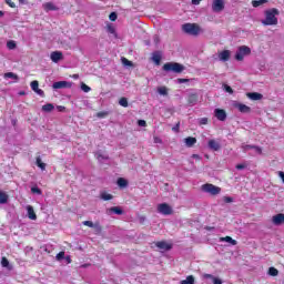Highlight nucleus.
I'll use <instances>...</instances> for the list:
<instances>
[{"label": "nucleus", "mask_w": 284, "mask_h": 284, "mask_svg": "<svg viewBox=\"0 0 284 284\" xmlns=\"http://www.w3.org/2000/svg\"><path fill=\"white\" fill-rule=\"evenodd\" d=\"M278 9L273 8L265 11V19L262 21L263 26H278Z\"/></svg>", "instance_id": "obj_1"}, {"label": "nucleus", "mask_w": 284, "mask_h": 284, "mask_svg": "<svg viewBox=\"0 0 284 284\" xmlns=\"http://www.w3.org/2000/svg\"><path fill=\"white\" fill-rule=\"evenodd\" d=\"M162 70H164V72H175V74H181V72L185 70V67L179 62H166L163 64Z\"/></svg>", "instance_id": "obj_2"}, {"label": "nucleus", "mask_w": 284, "mask_h": 284, "mask_svg": "<svg viewBox=\"0 0 284 284\" xmlns=\"http://www.w3.org/2000/svg\"><path fill=\"white\" fill-rule=\"evenodd\" d=\"M182 30L185 32V34H192L193 37L199 36L201 32V28L196 23H184L182 26Z\"/></svg>", "instance_id": "obj_3"}, {"label": "nucleus", "mask_w": 284, "mask_h": 284, "mask_svg": "<svg viewBox=\"0 0 284 284\" xmlns=\"http://www.w3.org/2000/svg\"><path fill=\"white\" fill-rule=\"evenodd\" d=\"M250 54H252V49L247 45H241L235 53V59L236 61H243L245 57H250Z\"/></svg>", "instance_id": "obj_4"}, {"label": "nucleus", "mask_w": 284, "mask_h": 284, "mask_svg": "<svg viewBox=\"0 0 284 284\" xmlns=\"http://www.w3.org/2000/svg\"><path fill=\"white\" fill-rule=\"evenodd\" d=\"M202 192H206V194L216 196L217 194H221V187H219L212 183H206V184L202 185Z\"/></svg>", "instance_id": "obj_5"}, {"label": "nucleus", "mask_w": 284, "mask_h": 284, "mask_svg": "<svg viewBox=\"0 0 284 284\" xmlns=\"http://www.w3.org/2000/svg\"><path fill=\"white\" fill-rule=\"evenodd\" d=\"M158 212L159 214H163L164 216H170V214H173L174 211L172 210V206L168 203H161L158 205Z\"/></svg>", "instance_id": "obj_6"}, {"label": "nucleus", "mask_w": 284, "mask_h": 284, "mask_svg": "<svg viewBox=\"0 0 284 284\" xmlns=\"http://www.w3.org/2000/svg\"><path fill=\"white\" fill-rule=\"evenodd\" d=\"M212 10L213 12H223L225 10V2L223 0H213Z\"/></svg>", "instance_id": "obj_7"}, {"label": "nucleus", "mask_w": 284, "mask_h": 284, "mask_svg": "<svg viewBox=\"0 0 284 284\" xmlns=\"http://www.w3.org/2000/svg\"><path fill=\"white\" fill-rule=\"evenodd\" d=\"M53 90H63L64 88H72V82L58 81L52 84Z\"/></svg>", "instance_id": "obj_8"}, {"label": "nucleus", "mask_w": 284, "mask_h": 284, "mask_svg": "<svg viewBox=\"0 0 284 284\" xmlns=\"http://www.w3.org/2000/svg\"><path fill=\"white\" fill-rule=\"evenodd\" d=\"M31 90H33V92H36V94H39V97H45V92L41 89H39V81L33 80L31 83Z\"/></svg>", "instance_id": "obj_9"}, {"label": "nucleus", "mask_w": 284, "mask_h": 284, "mask_svg": "<svg viewBox=\"0 0 284 284\" xmlns=\"http://www.w3.org/2000/svg\"><path fill=\"white\" fill-rule=\"evenodd\" d=\"M214 114L217 121H225L227 119V113L223 109H215Z\"/></svg>", "instance_id": "obj_10"}, {"label": "nucleus", "mask_w": 284, "mask_h": 284, "mask_svg": "<svg viewBox=\"0 0 284 284\" xmlns=\"http://www.w3.org/2000/svg\"><path fill=\"white\" fill-rule=\"evenodd\" d=\"M273 225H283L284 224V214L280 213L272 217Z\"/></svg>", "instance_id": "obj_11"}, {"label": "nucleus", "mask_w": 284, "mask_h": 284, "mask_svg": "<svg viewBox=\"0 0 284 284\" xmlns=\"http://www.w3.org/2000/svg\"><path fill=\"white\" fill-rule=\"evenodd\" d=\"M235 108H237L239 112H242V114H250V112H252V108L243 103H236Z\"/></svg>", "instance_id": "obj_12"}, {"label": "nucleus", "mask_w": 284, "mask_h": 284, "mask_svg": "<svg viewBox=\"0 0 284 284\" xmlns=\"http://www.w3.org/2000/svg\"><path fill=\"white\" fill-rule=\"evenodd\" d=\"M155 246L159 247V250H164V252H169V250L172 248V244H168L165 241L156 242Z\"/></svg>", "instance_id": "obj_13"}, {"label": "nucleus", "mask_w": 284, "mask_h": 284, "mask_svg": "<svg viewBox=\"0 0 284 284\" xmlns=\"http://www.w3.org/2000/svg\"><path fill=\"white\" fill-rule=\"evenodd\" d=\"M61 59H63V52L61 51L51 52V61H53V63H59Z\"/></svg>", "instance_id": "obj_14"}, {"label": "nucleus", "mask_w": 284, "mask_h": 284, "mask_svg": "<svg viewBox=\"0 0 284 284\" xmlns=\"http://www.w3.org/2000/svg\"><path fill=\"white\" fill-rule=\"evenodd\" d=\"M207 145L210 150H213V152H219V150H221V143L216 140H210Z\"/></svg>", "instance_id": "obj_15"}, {"label": "nucleus", "mask_w": 284, "mask_h": 284, "mask_svg": "<svg viewBox=\"0 0 284 284\" xmlns=\"http://www.w3.org/2000/svg\"><path fill=\"white\" fill-rule=\"evenodd\" d=\"M247 99H251V101H261L263 99V94L258 92H248L246 93Z\"/></svg>", "instance_id": "obj_16"}, {"label": "nucleus", "mask_w": 284, "mask_h": 284, "mask_svg": "<svg viewBox=\"0 0 284 284\" xmlns=\"http://www.w3.org/2000/svg\"><path fill=\"white\" fill-rule=\"evenodd\" d=\"M187 103H189V105H196V103H199V94L197 93L189 94Z\"/></svg>", "instance_id": "obj_17"}, {"label": "nucleus", "mask_w": 284, "mask_h": 284, "mask_svg": "<svg viewBox=\"0 0 284 284\" xmlns=\"http://www.w3.org/2000/svg\"><path fill=\"white\" fill-rule=\"evenodd\" d=\"M82 224L85 225L87 227H94V230L101 232V224H99V222L94 223L92 221H83Z\"/></svg>", "instance_id": "obj_18"}, {"label": "nucleus", "mask_w": 284, "mask_h": 284, "mask_svg": "<svg viewBox=\"0 0 284 284\" xmlns=\"http://www.w3.org/2000/svg\"><path fill=\"white\" fill-rule=\"evenodd\" d=\"M27 212L28 219H30V221H37V213L34 212V207H32V205L27 206Z\"/></svg>", "instance_id": "obj_19"}, {"label": "nucleus", "mask_w": 284, "mask_h": 284, "mask_svg": "<svg viewBox=\"0 0 284 284\" xmlns=\"http://www.w3.org/2000/svg\"><path fill=\"white\" fill-rule=\"evenodd\" d=\"M112 213L121 216V214H123V210L120 206H112L106 210V214H112Z\"/></svg>", "instance_id": "obj_20"}, {"label": "nucleus", "mask_w": 284, "mask_h": 284, "mask_svg": "<svg viewBox=\"0 0 284 284\" xmlns=\"http://www.w3.org/2000/svg\"><path fill=\"white\" fill-rule=\"evenodd\" d=\"M184 143L186 148H194V145H196V138L189 136L184 139Z\"/></svg>", "instance_id": "obj_21"}, {"label": "nucleus", "mask_w": 284, "mask_h": 284, "mask_svg": "<svg viewBox=\"0 0 284 284\" xmlns=\"http://www.w3.org/2000/svg\"><path fill=\"white\" fill-rule=\"evenodd\" d=\"M220 61H230V50H224L219 53Z\"/></svg>", "instance_id": "obj_22"}, {"label": "nucleus", "mask_w": 284, "mask_h": 284, "mask_svg": "<svg viewBox=\"0 0 284 284\" xmlns=\"http://www.w3.org/2000/svg\"><path fill=\"white\" fill-rule=\"evenodd\" d=\"M43 8H44L45 12L59 10V8L57 6H54V3H52V2L44 3Z\"/></svg>", "instance_id": "obj_23"}, {"label": "nucleus", "mask_w": 284, "mask_h": 284, "mask_svg": "<svg viewBox=\"0 0 284 284\" xmlns=\"http://www.w3.org/2000/svg\"><path fill=\"white\" fill-rule=\"evenodd\" d=\"M100 199H102V201H112L114 199V195H112L108 192H101Z\"/></svg>", "instance_id": "obj_24"}, {"label": "nucleus", "mask_w": 284, "mask_h": 284, "mask_svg": "<svg viewBox=\"0 0 284 284\" xmlns=\"http://www.w3.org/2000/svg\"><path fill=\"white\" fill-rule=\"evenodd\" d=\"M220 241L225 242V243H231V245L237 244L236 240L232 239V236L221 237Z\"/></svg>", "instance_id": "obj_25"}, {"label": "nucleus", "mask_w": 284, "mask_h": 284, "mask_svg": "<svg viewBox=\"0 0 284 284\" xmlns=\"http://www.w3.org/2000/svg\"><path fill=\"white\" fill-rule=\"evenodd\" d=\"M4 203H8V195L6 192L0 191V205H4Z\"/></svg>", "instance_id": "obj_26"}, {"label": "nucleus", "mask_w": 284, "mask_h": 284, "mask_svg": "<svg viewBox=\"0 0 284 284\" xmlns=\"http://www.w3.org/2000/svg\"><path fill=\"white\" fill-rule=\"evenodd\" d=\"M4 79H14V81H19V75H17V73L13 72H7L4 73Z\"/></svg>", "instance_id": "obj_27"}, {"label": "nucleus", "mask_w": 284, "mask_h": 284, "mask_svg": "<svg viewBox=\"0 0 284 284\" xmlns=\"http://www.w3.org/2000/svg\"><path fill=\"white\" fill-rule=\"evenodd\" d=\"M116 183L119 187H128V180H125L124 178H119Z\"/></svg>", "instance_id": "obj_28"}, {"label": "nucleus", "mask_w": 284, "mask_h": 284, "mask_svg": "<svg viewBox=\"0 0 284 284\" xmlns=\"http://www.w3.org/2000/svg\"><path fill=\"white\" fill-rule=\"evenodd\" d=\"M42 110H43V112H52V110H54V104L47 103V104L42 105Z\"/></svg>", "instance_id": "obj_29"}, {"label": "nucleus", "mask_w": 284, "mask_h": 284, "mask_svg": "<svg viewBox=\"0 0 284 284\" xmlns=\"http://www.w3.org/2000/svg\"><path fill=\"white\" fill-rule=\"evenodd\" d=\"M36 165H38V168H40V170H45V163H43L42 161H41V156H38L37 159H36Z\"/></svg>", "instance_id": "obj_30"}, {"label": "nucleus", "mask_w": 284, "mask_h": 284, "mask_svg": "<svg viewBox=\"0 0 284 284\" xmlns=\"http://www.w3.org/2000/svg\"><path fill=\"white\" fill-rule=\"evenodd\" d=\"M181 284H194V276L189 275L185 280L181 281Z\"/></svg>", "instance_id": "obj_31"}, {"label": "nucleus", "mask_w": 284, "mask_h": 284, "mask_svg": "<svg viewBox=\"0 0 284 284\" xmlns=\"http://www.w3.org/2000/svg\"><path fill=\"white\" fill-rule=\"evenodd\" d=\"M263 3H267V0H253L252 1L253 8H258V6H263Z\"/></svg>", "instance_id": "obj_32"}, {"label": "nucleus", "mask_w": 284, "mask_h": 284, "mask_svg": "<svg viewBox=\"0 0 284 284\" xmlns=\"http://www.w3.org/2000/svg\"><path fill=\"white\" fill-rule=\"evenodd\" d=\"M152 61L155 62V65H161V55L158 53H154L152 57Z\"/></svg>", "instance_id": "obj_33"}, {"label": "nucleus", "mask_w": 284, "mask_h": 284, "mask_svg": "<svg viewBox=\"0 0 284 284\" xmlns=\"http://www.w3.org/2000/svg\"><path fill=\"white\" fill-rule=\"evenodd\" d=\"M158 92H159V94H161L162 97H168V88H165V87H160V88L158 89Z\"/></svg>", "instance_id": "obj_34"}, {"label": "nucleus", "mask_w": 284, "mask_h": 284, "mask_svg": "<svg viewBox=\"0 0 284 284\" xmlns=\"http://www.w3.org/2000/svg\"><path fill=\"white\" fill-rule=\"evenodd\" d=\"M110 112L108 111H100L97 113L98 119H105L106 116H109Z\"/></svg>", "instance_id": "obj_35"}, {"label": "nucleus", "mask_w": 284, "mask_h": 284, "mask_svg": "<svg viewBox=\"0 0 284 284\" xmlns=\"http://www.w3.org/2000/svg\"><path fill=\"white\" fill-rule=\"evenodd\" d=\"M278 274V271L276 270V267L271 266L268 268V276H276Z\"/></svg>", "instance_id": "obj_36"}, {"label": "nucleus", "mask_w": 284, "mask_h": 284, "mask_svg": "<svg viewBox=\"0 0 284 284\" xmlns=\"http://www.w3.org/2000/svg\"><path fill=\"white\" fill-rule=\"evenodd\" d=\"M119 104H120L122 108H128V105H129V103H128V98H120Z\"/></svg>", "instance_id": "obj_37"}, {"label": "nucleus", "mask_w": 284, "mask_h": 284, "mask_svg": "<svg viewBox=\"0 0 284 284\" xmlns=\"http://www.w3.org/2000/svg\"><path fill=\"white\" fill-rule=\"evenodd\" d=\"M1 265L2 267H10V261H8V257L1 258Z\"/></svg>", "instance_id": "obj_38"}, {"label": "nucleus", "mask_w": 284, "mask_h": 284, "mask_svg": "<svg viewBox=\"0 0 284 284\" xmlns=\"http://www.w3.org/2000/svg\"><path fill=\"white\" fill-rule=\"evenodd\" d=\"M57 261H63L65 258V252L61 251L55 256Z\"/></svg>", "instance_id": "obj_39"}, {"label": "nucleus", "mask_w": 284, "mask_h": 284, "mask_svg": "<svg viewBox=\"0 0 284 284\" xmlns=\"http://www.w3.org/2000/svg\"><path fill=\"white\" fill-rule=\"evenodd\" d=\"M256 145H252V144H243L242 145V150H244V152H247V150H254Z\"/></svg>", "instance_id": "obj_40"}, {"label": "nucleus", "mask_w": 284, "mask_h": 284, "mask_svg": "<svg viewBox=\"0 0 284 284\" xmlns=\"http://www.w3.org/2000/svg\"><path fill=\"white\" fill-rule=\"evenodd\" d=\"M81 90L83 91V92H90L91 90H92V88H90L88 84H85V83H81Z\"/></svg>", "instance_id": "obj_41"}, {"label": "nucleus", "mask_w": 284, "mask_h": 284, "mask_svg": "<svg viewBox=\"0 0 284 284\" xmlns=\"http://www.w3.org/2000/svg\"><path fill=\"white\" fill-rule=\"evenodd\" d=\"M31 192H32V194H39V195L42 194L41 189H39L38 186H32Z\"/></svg>", "instance_id": "obj_42"}, {"label": "nucleus", "mask_w": 284, "mask_h": 284, "mask_svg": "<svg viewBox=\"0 0 284 284\" xmlns=\"http://www.w3.org/2000/svg\"><path fill=\"white\" fill-rule=\"evenodd\" d=\"M7 48H9V50H14V48H17V43H14V41H9L7 43Z\"/></svg>", "instance_id": "obj_43"}, {"label": "nucleus", "mask_w": 284, "mask_h": 284, "mask_svg": "<svg viewBox=\"0 0 284 284\" xmlns=\"http://www.w3.org/2000/svg\"><path fill=\"white\" fill-rule=\"evenodd\" d=\"M209 121L210 120L207 118H202V119H200L199 124L200 125H207Z\"/></svg>", "instance_id": "obj_44"}, {"label": "nucleus", "mask_w": 284, "mask_h": 284, "mask_svg": "<svg viewBox=\"0 0 284 284\" xmlns=\"http://www.w3.org/2000/svg\"><path fill=\"white\" fill-rule=\"evenodd\" d=\"M118 17L119 16L116 14V12H111L109 16V19H110V21H116Z\"/></svg>", "instance_id": "obj_45"}, {"label": "nucleus", "mask_w": 284, "mask_h": 284, "mask_svg": "<svg viewBox=\"0 0 284 284\" xmlns=\"http://www.w3.org/2000/svg\"><path fill=\"white\" fill-rule=\"evenodd\" d=\"M224 90H225V92H229V94H234V90L232 89V87H230L227 84L224 85Z\"/></svg>", "instance_id": "obj_46"}, {"label": "nucleus", "mask_w": 284, "mask_h": 284, "mask_svg": "<svg viewBox=\"0 0 284 284\" xmlns=\"http://www.w3.org/2000/svg\"><path fill=\"white\" fill-rule=\"evenodd\" d=\"M6 3L9 6V8H17V4L12 2V0H6Z\"/></svg>", "instance_id": "obj_47"}, {"label": "nucleus", "mask_w": 284, "mask_h": 284, "mask_svg": "<svg viewBox=\"0 0 284 284\" xmlns=\"http://www.w3.org/2000/svg\"><path fill=\"white\" fill-rule=\"evenodd\" d=\"M138 125H139L140 128H145V125H148V122H145V120H139V121H138Z\"/></svg>", "instance_id": "obj_48"}, {"label": "nucleus", "mask_w": 284, "mask_h": 284, "mask_svg": "<svg viewBox=\"0 0 284 284\" xmlns=\"http://www.w3.org/2000/svg\"><path fill=\"white\" fill-rule=\"evenodd\" d=\"M180 128H181V122H178V123L172 128V130H173V132H179Z\"/></svg>", "instance_id": "obj_49"}, {"label": "nucleus", "mask_w": 284, "mask_h": 284, "mask_svg": "<svg viewBox=\"0 0 284 284\" xmlns=\"http://www.w3.org/2000/svg\"><path fill=\"white\" fill-rule=\"evenodd\" d=\"M153 41L155 45H159V43H161V38H159V36H154Z\"/></svg>", "instance_id": "obj_50"}, {"label": "nucleus", "mask_w": 284, "mask_h": 284, "mask_svg": "<svg viewBox=\"0 0 284 284\" xmlns=\"http://www.w3.org/2000/svg\"><path fill=\"white\" fill-rule=\"evenodd\" d=\"M235 168L237 170H245V168H247V164H236Z\"/></svg>", "instance_id": "obj_51"}, {"label": "nucleus", "mask_w": 284, "mask_h": 284, "mask_svg": "<svg viewBox=\"0 0 284 284\" xmlns=\"http://www.w3.org/2000/svg\"><path fill=\"white\" fill-rule=\"evenodd\" d=\"M254 150L257 154H263V149L261 146L255 145Z\"/></svg>", "instance_id": "obj_52"}, {"label": "nucleus", "mask_w": 284, "mask_h": 284, "mask_svg": "<svg viewBox=\"0 0 284 284\" xmlns=\"http://www.w3.org/2000/svg\"><path fill=\"white\" fill-rule=\"evenodd\" d=\"M213 284H223V281L219 277H213Z\"/></svg>", "instance_id": "obj_53"}, {"label": "nucleus", "mask_w": 284, "mask_h": 284, "mask_svg": "<svg viewBox=\"0 0 284 284\" xmlns=\"http://www.w3.org/2000/svg\"><path fill=\"white\" fill-rule=\"evenodd\" d=\"M97 159H99V160L103 159V160L106 161L109 158L103 155V154H101V153H97Z\"/></svg>", "instance_id": "obj_54"}, {"label": "nucleus", "mask_w": 284, "mask_h": 284, "mask_svg": "<svg viewBox=\"0 0 284 284\" xmlns=\"http://www.w3.org/2000/svg\"><path fill=\"white\" fill-rule=\"evenodd\" d=\"M189 82H190L189 79H183V78L178 79V83H189Z\"/></svg>", "instance_id": "obj_55"}, {"label": "nucleus", "mask_w": 284, "mask_h": 284, "mask_svg": "<svg viewBox=\"0 0 284 284\" xmlns=\"http://www.w3.org/2000/svg\"><path fill=\"white\" fill-rule=\"evenodd\" d=\"M108 32H110V34H114V32H116V31L114 30V27L109 26L108 27Z\"/></svg>", "instance_id": "obj_56"}, {"label": "nucleus", "mask_w": 284, "mask_h": 284, "mask_svg": "<svg viewBox=\"0 0 284 284\" xmlns=\"http://www.w3.org/2000/svg\"><path fill=\"white\" fill-rule=\"evenodd\" d=\"M123 63H124V65H132V61H130L125 58H123Z\"/></svg>", "instance_id": "obj_57"}, {"label": "nucleus", "mask_w": 284, "mask_h": 284, "mask_svg": "<svg viewBox=\"0 0 284 284\" xmlns=\"http://www.w3.org/2000/svg\"><path fill=\"white\" fill-rule=\"evenodd\" d=\"M204 278H212V281H214V275H212V274H204Z\"/></svg>", "instance_id": "obj_58"}, {"label": "nucleus", "mask_w": 284, "mask_h": 284, "mask_svg": "<svg viewBox=\"0 0 284 284\" xmlns=\"http://www.w3.org/2000/svg\"><path fill=\"white\" fill-rule=\"evenodd\" d=\"M225 203H232L234 200L232 197H224Z\"/></svg>", "instance_id": "obj_59"}, {"label": "nucleus", "mask_w": 284, "mask_h": 284, "mask_svg": "<svg viewBox=\"0 0 284 284\" xmlns=\"http://www.w3.org/2000/svg\"><path fill=\"white\" fill-rule=\"evenodd\" d=\"M192 159H195L196 161H200V160H201V155H199V154H193V155H192Z\"/></svg>", "instance_id": "obj_60"}, {"label": "nucleus", "mask_w": 284, "mask_h": 284, "mask_svg": "<svg viewBox=\"0 0 284 284\" xmlns=\"http://www.w3.org/2000/svg\"><path fill=\"white\" fill-rule=\"evenodd\" d=\"M154 143H163V141L160 138H154Z\"/></svg>", "instance_id": "obj_61"}, {"label": "nucleus", "mask_w": 284, "mask_h": 284, "mask_svg": "<svg viewBox=\"0 0 284 284\" xmlns=\"http://www.w3.org/2000/svg\"><path fill=\"white\" fill-rule=\"evenodd\" d=\"M193 6H199L201 3V0H192Z\"/></svg>", "instance_id": "obj_62"}, {"label": "nucleus", "mask_w": 284, "mask_h": 284, "mask_svg": "<svg viewBox=\"0 0 284 284\" xmlns=\"http://www.w3.org/2000/svg\"><path fill=\"white\" fill-rule=\"evenodd\" d=\"M204 230H206L207 232H212V230H214V226H205Z\"/></svg>", "instance_id": "obj_63"}, {"label": "nucleus", "mask_w": 284, "mask_h": 284, "mask_svg": "<svg viewBox=\"0 0 284 284\" xmlns=\"http://www.w3.org/2000/svg\"><path fill=\"white\" fill-rule=\"evenodd\" d=\"M65 260L68 263H72V258H70V256H67Z\"/></svg>", "instance_id": "obj_64"}]
</instances>
